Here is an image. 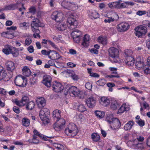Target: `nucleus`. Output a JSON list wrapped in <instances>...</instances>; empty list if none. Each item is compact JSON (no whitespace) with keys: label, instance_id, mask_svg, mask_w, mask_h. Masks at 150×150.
I'll list each match as a JSON object with an SVG mask.
<instances>
[{"label":"nucleus","instance_id":"f257e3e1","mask_svg":"<svg viewBox=\"0 0 150 150\" xmlns=\"http://www.w3.org/2000/svg\"><path fill=\"white\" fill-rule=\"evenodd\" d=\"M67 22L69 23L67 24L69 28L71 30H73L71 33V35L72 36H82L81 32L78 29H75L78 26V23L74 18L69 17L68 18Z\"/></svg>","mask_w":150,"mask_h":150},{"label":"nucleus","instance_id":"f03ea898","mask_svg":"<svg viewBox=\"0 0 150 150\" xmlns=\"http://www.w3.org/2000/svg\"><path fill=\"white\" fill-rule=\"evenodd\" d=\"M78 130L76 126L74 123L70 124L68 127L65 130V134L69 136L74 137L78 132Z\"/></svg>","mask_w":150,"mask_h":150},{"label":"nucleus","instance_id":"7ed1b4c3","mask_svg":"<svg viewBox=\"0 0 150 150\" xmlns=\"http://www.w3.org/2000/svg\"><path fill=\"white\" fill-rule=\"evenodd\" d=\"M50 113L49 110L46 108H43L39 112L40 117L43 123L46 124L48 123L50 121L49 118Z\"/></svg>","mask_w":150,"mask_h":150},{"label":"nucleus","instance_id":"20e7f679","mask_svg":"<svg viewBox=\"0 0 150 150\" xmlns=\"http://www.w3.org/2000/svg\"><path fill=\"white\" fill-rule=\"evenodd\" d=\"M134 34L137 37L142 38L147 33V28L144 26L140 25L134 29Z\"/></svg>","mask_w":150,"mask_h":150},{"label":"nucleus","instance_id":"39448f33","mask_svg":"<svg viewBox=\"0 0 150 150\" xmlns=\"http://www.w3.org/2000/svg\"><path fill=\"white\" fill-rule=\"evenodd\" d=\"M55 121V123L53 127L55 130L59 131L63 128L65 123V121L64 119L60 118Z\"/></svg>","mask_w":150,"mask_h":150},{"label":"nucleus","instance_id":"423d86ee","mask_svg":"<svg viewBox=\"0 0 150 150\" xmlns=\"http://www.w3.org/2000/svg\"><path fill=\"white\" fill-rule=\"evenodd\" d=\"M106 121L110 124L111 128L116 129L119 128L121 126L120 121L117 118H111V120L108 119V118H106Z\"/></svg>","mask_w":150,"mask_h":150},{"label":"nucleus","instance_id":"0eeeda50","mask_svg":"<svg viewBox=\"0 0 150 150\" xmlns=\"http://www.w3.org/2000/svg\"><path fill=\"white\" fill-rule=\"evenodd\" d=\"M14 82L16 86L21 87H24L27 83L25 78L20 75L16 77Z\"/></svg>","mask_w":150,"mask_h":150},{"label":"nucleus","instance_id":"6e6552de","mask_svg":"<svg viewBox=\"0 0 150 150\" xmlns=\"http://www.w3.org/2000/svg\"><path fill=\"white\" fill-rule=\"evenodd\" d=\"M79 90L76 87L72 86L69 87L68 89L66 88L64 89V94L66 95L68 93L71 96H76Z\"/></svg>","mask_w":150,"mask_h":150},{"label":"nucleus","instance_id":"1a4fd4ad","mask_svg":"<svg viewBox=\"0 0 150 150\" xmlns=\"http://www.w3.org/2000/svg\"><path fill=\"white\" fill-rule=\"evenodd\" d=\"M52 19L57 22H61L64 19L63 13L61 12L55 11L54 12L51 16Z\"/></svg>","mask_w":150,"mask_h":150},{"label":"nucleus","instance_id":"9d476101","mask_svg":"<svg viewBox=\"0 0 150 150\" xmlns=\"http://www.w3.org/2000/svg\"><path fill=\"white\" fill-rule=\"evenodd\" d=\"M29 100V98L28 97L24 96L22 98L21 100L20 101L18 100L17 99H15L13 100L12 101L17 105L21 107L24 106L26 104H27L29 102H28Z\"/></svg>","mask_w":150,"mask_h":150},{"label":"nucleus","instance_id":"9b49d317","mask_svg":"<svg viewBox=\"0 0 150 150\" xmlns=\"http://www.w3.org/2000/svg\"><path fill=\"white\" fill-rule=\"evenodd\" d=\"M52 78L51 77L47 75H45L43 77L42 83L47 87H50L51 85Z\"/></svg>","mask_w":150,"mask_h":150},{"label":"nucleus","instance_id":"f8f14e48","mask_svg":"<svg viewBox=\"0 0 150 150\" xmlns=\"http://www.w3.org/2000/svg\"><path fill=\"white\" fill-rule=\"evenodd\" d=\"M129 27V24L126 23L122 22L117 25V30L120 32H124L127 30Z\"/></svg>","mask_w":150,"mask_h":150},{"label":"nucleus","instance_id":"ddd939ff","mask_svg":"<svg viewBox=\"0 0 150 150\" xmlns=\"http://www.w3.org/2000/svg\"><path fill=\"white\" fill-rule=\"evenodd\" d=\"M108 52L110 57L112 58L117 57L118 56L119 52L116 48L112 47L109 49Z\"/></svg>","mask_w":150,"mask_h":150},{"label":"nucleus","instance_id":"4468645a","mask_svg":"<svg viewBox=\"0 0 150 150\" xmlns=\"http://www.w3.org/2000/svg\"><path fill=\"white\" fill-rule=\"evenodd\" d=\"M52 87L53 91L56 92L61 91L63 90L64 88L60 83L56 81H55Z\"/></svg>","mask_w":150,"mask_h":150},{"label":"nucleus","instance_id":"2eb2a0df","mask_svg":"<svg viewBox=\"0 0 150 150\" xmlns=\"http://www.w3.org/2000/svg\"><path fill=\"white\" fill-rule=\"evenodd\" d=\"M16 4H10L8 5L5 6L4 7L0 9V12L4 11L14 10L17 8V4H19L17 2Z\"/></svg>","mask_w":150,"mask_h":150},{"label":"nucleus","instance_id":"dca6fc26","mask_svg":"<svg viewBox=\"0 0 150 150\" xmlns=\"http://www.w3.org/2000/svg\"><path fill=\"white\" fill-rule=\"evenodd\" d=\"M86 103L89 108H93L94 107L96 104L95 98L93 97H90L88 98L86 100Z\"/></svg>","mask_w":150,"mask_h":150},{"label":"nucleus","instance_id":"f3484780","mask_svg":"<svg viewBox=\"0 0 150 150\" xmlns=\"http://www.w3.org/2000/svg\"><path fill=\"white\" fill-rule=\"evenodd\" d=\"M36 103L38 108H42L45 105L46 100L44 98H40L36 100Z\"/></svg>","mask_w":150,"mask_h":150},{"label":"nucleus","instance_id":"a211bd4d","mask_svg":"<svg viewBox=\"0 0 150 150\" xmlns=\"http://www.w3.org/2000/svg\"><path fill=\"white\" fill-rule=\"evenodd\" d=\"M122 2V0H119L115 2L110 3L108 4V6L111 8H117L120 9V4Z\"/></svg>","mask_w":150,"mask_h":150},{"label":"nucleus","instance_id":"6ab92c4d","mask_svg":"<svg viewBox=\"0 0 150 150\" xmlns=\"http://www.w3.org/2000/svg\"><path fill=\"white\" fill-rule=\"evenodd\" d=\"M41 22L37 18H34L33 20L31 22V28L34 27H38L41 26Z\"/></svg>","mask_w":150,"mask_h":150},{"label":"nucleus","instance_id":"aec40b11","mask_svg":"<svg viewBox=\"0 0 150 150\" xmlns=\"http://www.w3.org/2000/svg\"><path fill=\"white\" fill-rule=\"evenodd\" d=\"M3 69V68L0 65V81L3 80L6 81V78L7 75V73Z\"/></svg>","mask_w":150,"mask_h":150},{"label":"nucleus","instance_id":"412c9836","mask_svg":"<svg viewBox=\"0 0 150 150\" xmlns=\"http://www.w3.org/2000/svg\"><path fill=\"white\" fill-rule=\"evenodd\" d=\"M90 39V36L88 35H85L83 38L82 45L85 47L88 46Z\"/></svg>","mask_w":150,"mask_h":150},{"label":"nucleus","instance_id":"4be33fe9","mask_svg":"<svg viewBox=\"0 0 150 150\" xmlns=\"http://www.w3.org/2000/svg\"><path fill=\"white\" fill-rule=\"evenodd\" d=\"M72 5V3L66 0L62 1L61 3V5L63 7L69 10H70Z\"/></svg>","mask_w":150,"mask_h":150},{"label":"nucleus","instance_id":"5701e85b","mask_svg":"<svg viewBox=\"0 0 150 150\" xmlns=\"http://www.w3.org/2000/svg\"><path fill=\"white\" fill-rule=\"evenodd\" d=\"M6 69L9 71L12 72L15 68L14 63L12 61H8L6 64Z\"/></svg>","mask_w":150,"mask_h":150},{"label":"nucleus","instance_id":"b1692460","mask_svg":"<svg viewBox=\"0 0 150 150\" xmlns=\"http://www.w3.org/2000/svg\"><path fill=\"white\" fill-rule=\"evenodd\" d=\"M145 144L144 142H138L136 144L135 142L134 145V148L137 149L142 150L144 148Z\"/></svg>","mask_w":150,"mask_h":150},{"label":"nucleus","instance_id":"393cba45","mask_svg":"<svg viewBox=\"0 0 150 150\" xmlns=\"http://www.w3.org/2000/svg\"><path fill=\"white\" fill-rule=\"evenodd\" d=\"M100 103L105 106H107L110 103V100L107 97H102L100 98Z\"/></svg>","mask_w":150,"mask_h":150},{"label":"nucleus","instance_id":"a878e982","mask_svg":"<svg viewBox=\"0 0 150 150\" xmlns=\"http://www.w3.org/2000/svg\"><path fill=\"white\" fill-rule=\"evenodd\" d=\"M125 63L128 66L133 65L134 63V58L131 56L126 57Z\"/></svg>","mask_w":150,"mask_h":150},{"label":"nucleus","instance_id":"bb28decb","mask_svg":"<svg viewBox=\"0 0 150 150\" xmlns=\"http://www.w3.org/2000/svg\"><path fill=\"white\" fill-rule=\"evenodd\" d=\"M61 112V111L58 110H56L53 112V118L54 121L60 118Z\"/></svg>","mask_w":150,"mask_h":150},{"label":"nucleus","instance_id":"cd10ccee","mask_svg":"<svg viewBox=\"0 0 150 150\" xmlns=\"http://www.w3.org/2000/svg\"><path fill=\"white\" fill-rule=\"evenodd\" d=\"M134 122L133 121H129L125 125L124 127V129L125 130H130L132 128V126L134 125Z\"/></svg>","mask_w":150,"mask_h":150},{"label":"nucleus","instance_id":"c85d7f7f","mask_svg":"<svg viewBox=\"0 0 150 150\" xmlns=\"http://www.w3.org/2000/svg\"><path fill=\"white\" fill-rule=\"evenodd\" d=\"M23 74L26 76H29L31 74L30 69L27 67H25L22 69Z\"/></svg>","mask_w":150,"mask_h":150},{"label":"nucleus","instance_id":"c756f323","mask_svg":"<svg viewBox=\"0 0 150 150\" xmlns=\"http://www.w3.org/2000/svg\"><path fill=\"white\" fill-rule=\"evenodd\" d=\"M119 107V105L116 100H113L112 101L110 108L112 110H116Z\"/></svg>","mask_w":150,"mask_h":150},{"label":"nucleus","instance_id":"7c9ffc66","mask_svg":"<svg viewBox=\"0 0 150 150\" xmlns=\"http://www.w3.org/2000/svg\"><path fill=\"white\" fill-rule=\"evenodd\" d=\"M144 65L143 62L140 61H139V59H137L135 63V66L138 69L140 70L143 67Z\"/></svg>","mask_w":150,"mask_h":150},{"label":"nucleus","instance_id":"2f4dec72","mask_svg":"<svg viewBox=\"0 0 150 150\" xmlns=\"http://www.w3.org/2000/svg\"><path fill=\"white\" fill-rule=\"evenodd\" d=\"M11 53L12 54L13 56L15 57H17L19 55V51L16 48L12 47L11 49Z\"/></svg>","mask_w":150,"mask_h":150},{"label":"nucleus","instance_id":"473e14b6","mask_svg":"<svg viewBox=\"0 0 150 150\" xmlns=\"http://www.w3.org/2000/svg\"><path fill=\"white\" fill-rule=\"evenodd\" d=\"M35 104L33 101L29 102L26 105V108L27 109L30 110H32L34 108Z\"/></svg>","mask_w":150,"mask_h":150},{"label":"nucleus","instance_id":"72a5a7b5","mask_svg":"<svg viewBox=\"0 0 150 150\" xmlns=\"http://www.w3.org/2000/svg\"><path fill=\"white\" fill-rule=\"evenodd\" d=\"M98 41L100 43L105 45L107 43V40L105 37L102 36L99 37L98 39Z\"/></svg>","mask_w":150,"mask_h":150},{"label":"nucleus","instance_id":"f704fd0d","mask_svg":"<svg viewBox=\"0 0 150 150\" xmlns=\"http://www.w3.org/2000/svg\"><path fill=\"white\" fill-rule=\"evenodd\" d=\"M50 54L51 55H49L48 57L51 59L53 58H54L55 56H57V54L59 55L58 53L54 50H50Z\"/></svg>","mask_w":150,"mask_h":150},{"label":"nucleus","instance_id":"c9c22d12","mask_svg":"<svg viewBox=\"0 0 150 150\" xmlns=\"http://www.w3.org/2000/svg\"><path fill=\"white\" fill-rule=\"evenodd\" d=\"M96 116L99 118H102L105 116V113L103 112L96 111L95 112Z\"/></svg>","mask_w":150,"mask_h":150},{"label":"nucleus","instance_id":"e433bc0d","mask_svg":"<svg viewBox=\"0 0 150 150\" xmlns=\"http://www.w3.org/2000/svg\"><path fill=\"white\" fill-rule=\"evenodd\" d=\"M106 81L104 79H100L96 82V84L100 86H103L106 84Z\"/></svg>","mask_w":150,"mask_h":150},{"label":"nucleus","instance_id":"4c0bfd02","mask_svg":"<svg viewBox=\"0 0 150 150\" xmlns=\"http://www.w3.org/2000/svg\"><path fill=\"white\" fill-rule=\"evenodd\" d=\"M91 137L93 141L96 142L98 141L100 139V136L99 135L96 133H93L91 135Z\"/></svg>","mask_w":150,"mask_h":150},{"label":"nucleus","instance_id":"58836bf2","mask_svg":"<svg viewBox=\"0 0 150 150\" xmlns=\"http://www.w3.org/2000/svg\"><path fill=\"white\" fill-rule=\"evenodd\" d=\"M144 70V73L146 74H150V66L146 65L143 68Z\"/></svg>","mask_w":150,"mask_h":150},{"label":"nucleus","instance_id":"ea45409f","mask_svg":"<svg viewBox=\"0 0 150 150\" xmlns=\"http://www.w3.org/2000/svg\"><path fill=\"white\" fill-rule=\"evenodd\" d=\"M89 16L92 19H96L99 17L98 13L95 11L91 12L89 14Z\"/></svg>","mask_w":150,"mask_h":150},{"label":"nucleus","instance_id":"a19ab883","mask_svg":"<svg viewBox=\"0 0 150 150\" xmlns=\"http://www.w3.org/2000/svg\"><path fill=\"white\" fill-rule=\"evenodd\" d=\"M87 70L88 73L91 76L94 77H99V75L97 73L92 72L91 69L88 68L87 69Z\"/></svg>","mask_w":150,"mask_h":150},{"label":"nucleus","instance_id":"79ce46f5","mask_svg":"<svg viewBox=\"0 0 150 150\" xmlns=\"http://www.w3.org/2000/svg\"><path fill=\"white\" fill-rule=\"evenodd\" d=\"M31 28L32 30L34 33V34H33L34 37L35 38H36L37 36L36 34H40V30L38 29H36L34 27Z\"/></svg>","mask_w":150,"mask_h":150},{"label":"nucleus","instance_id":"37998d69","mask_svg":"<svg viewBox=\"0 0 150 150\" xmlns=\"http://www.w3.org/2000/svg\"><path fill=\"white\" fill-rule=\"evenodd\" d=\"M23 125L25 126L28 127L30 124L29 120L27 119L24 118L22 121Z\"/></svg>","mask_w":150,"mask_h":150},{"label":"nucleus","instance_id":"c03bdc74","mask_svg":"<svg viewBox=\"0 0 150 150\" xmlns=\"http://www.w3.org/2000/svg\"><path fill=\"white\" fill-rule=\"evenodd\" d=\"M11 47H12L11 46L8 47L2 50L3 52L7 55L11 54Z\"/></svg>","mask_w":150,"mask_h":150},{"label":"nucleus","instance_id":"a18cd8bd","mask_svg":"<svg viewBox=\"0 0 150 150\" xmlns=\"http://www.w3.org/2000/svg\"><path fill=\"white\" fill-rule=\"evenodd\" d=\"M77 95L76 96L80 98H84L86 95L85 93L84 92L82 91H79L78 92Z\"/></svg>","mask_w":150,"mask_h":150},{"label":"nucleus","instance_id":"49530a36","mask_svg":"<svg viewBox=\"0 0 150 150\" xmlns=\"http://www.w3.org/2000/svg\"><path fill=\"white\" fill-rule=\"evenodd\" d=\"M79 110L81 112H83L86 110L85 106L82 104L78 106Z\"/></svg>","mask_w":150,"mask_h":150},{"label":"nucleus","instance_id":"de8ad7c7","mask_svg":"<svg viewBox=\"0 0 150 150\" xmlns=\"http://www.w3.org/2000/svg\"><path fill=\"white\" fill-rule=\"evenodd\" d=\"M110 17L113 21L117 20L119 18L118 15L116 13H113Z\"/></svg>","mask_w":150,"mask_h":150},{"label":"nucleus","instance_id":"09e8293b","mask_svg":"<svg viewBox=\"0 0 150 150\" xmlns=\"http://www.w3.org/2000/svg\"><path fill=\"white\" fill-rule=\"evenodd\" d=\"M144 140V138L142 136H139V137H137L136 139H134L133 140L134 143H135L137 141L138 142H143Z\"/></svg>","mask_w":150,"mask_h":150},{"label":"nucleus","instance_id":"8fccbe9b","mask_svg":"<svg viewBox=\"0 0 150 150\" xmlns=\"http://www.w3.org/2000/svg\"><path fill=\"white\" fill-rule=\"evenodd\" d=\"M33 133L34 135L38 136L41 138H43L45 140H46V139L43 137V135L40 134L39 132L36 130H34L33 131Z\"/></svg>","mask_w":150,"mask_h":150},{"label":"nucleus","instance_id":"3c124183","mask_svg":"<svg viewBox=\"0 0 150 150\" xmlns=\"http://www.w3.org/2000/svg\"><path fill=\"white\" fill-rule=\"evenodd\" d=\"M125 105H122L118 110V112L119 113H122L124 112L127 111Z\"/></svg>","mask_w":150,"mask_h":150},{"label":"nucleus","instance_id":"603ef678","mask_svg":"<svg viewBox=\"0 0 150 150\" xmlns=\"http://www.w3.org/2000/svg\"><path fill=\"white\" fill-rule=\"evenodd\" d=\"M29 10V11L28 12V13H31L33 14H35L36 11V9L34 6H31Z\"/></svg>","mask_w":150,"mask_h":150},{"label":"nucleus","instance_id":"864d4df0","mask_svg":"<svg viewBox=\"0 0 150 150\" xmlns=\"http://www.w3.org/2000/svg\"><path fill=\"white\" fill-rule=\"evenodd\" d=\"M66 28V25L61 24H60L59 26L58 27V29L59 30H63L65 29Z\"/></svg>","mask_w":150,"mask_h":150},{"label":"nucleus","instance_id":"5fc2aeb1","mask_svg":"<svg viewBox=\"0 0 150 150\" xmlns=\"http://www.w3.org/2000/svg\"><path fill=\"white\" fill-rule=\"evenodd\" d=\"M73 40L76 43H78L81 39V36H72Z\"/></svg>","mask_w":150,"mask_h":150},{"label":"nucleus","instance_id":"6e6d98bb","mask_svg":"<svg viewBox=\"0 0 150 150\" xmlns=\"http://www.w3.org/2000/svg\"><path fill=\"white\" fill-rule=\"evenodd\" d=\"M146 11H138L137 12L136 14L139 16H141L146 14Z\"/></svg>","mask_w":150,"mask_h":150},{"label":"nucleus","instance_id":"4d7b16f0","mask_svg":"<svg viewBox=\"0 0 150 150\" xmlns=\"http://www.w3.org/2000/svg\"><path fill=\"white\" fill-rule=\"evenodd\" d=\"M8 33H7V32H3L1 33V35L4 37H6L7 38H13V36L12 35H11V37H9V36H8Z\"/></svg>","mask_w":150,"mask_h":150},{"label":"nucleus","instance_id":"13d9d810","mask_svg":"<svg viewBox=\"0 0 150 150\" xmlns=\"http://www.w3.org/2000/svg\"><path fill=\"white\" fill-rule=\"evenodd\" d=\"M37 81L36 79L34 77H32L30 79V82L31 84L34 85L36 83Z\"/></svg>","mask_w":150,"mask_h":150},{"label":"nucleus","instance_id":"bf43d9fd","mask_svg":"<svg viewBox=\"0 0 150 150\" xmlns=\"http://www.w3.org/2000/svg\"><path fill=\"white\" fill-rule=\"evenodd\" d=\"M136 122L140 127H142L144 125V120H136Z\"/></svg>","mask_w":150,"mask_h":150},{"label":"nucleus","instance_id":"052dcab7","mask_svg":"<svg viewBox=\"0 0 150 150\" xmlns=\"http://www.w3.org/2000/svg\"><path fill=\"white\" fill-rule=\"evenodd\" d=\"M125 54L126 55V57L128 56H131L132 52L130 50H128L125 52Z\"/></svg>","mask_w":150,"mask_h":150},{"label":"nucleus","instance_id":"680f3d73","mask_svg":"<svg viewBox=\"0 0 150 150\" xmlns=\"http://www.w3.org/2000/svg\"><path fill=\"white\" fill-rule=\"evenodd\" d=\"M41 53L42 54L44 55H50V52L49 51H47L46 50H43L41 51Z\"/></svg>","mask_w":150,"mask_h":150},{"label":"nucleus","instance_id":"e2e57ef3","mask_svg":"<svg viewBox=\"0 0 150 150\" xmlns=\"http://www.w3.org/2000/svg\"><path fill=\"white\" fill-rule=\"evenodd\" d=\"M32 42L31 39L28 38L26 39L25 41V45H29Z\"/></svg>","mask_w":150,"mask_h":150},{"label":"nucleus","instance_id":"0e129e2a","mask_svg":"<svg viewBox=\"0 0 150 150\" xmlns=\"http://www.w3.org/2000/svg\"><path fill=\"white\" fill-rule=\"evenodd\" d=\"M126 2H125L122 3H120V9L127 8V4Z\"/></svg>","mask_w":150,"mask_h":150},{"label":"nucleus","instance_id":"69168bd1","mask_svg":"<svg viewBox=\"0 0 150 150\" xmlns=\"http://www.w3.org/2000/svg\"><path fill=\"white\" fill-rule=\"evenodd\" d=\"M85 86L86 88L88 89L89 90L91 89L92 87V85L89 82L87 83Z\"/></svg>","mask_w":150,"mask_h":150},{"label":"nucleus","instance_id":"338daca9","mask_svg":"<svg viewBox=\"0 0 150 150\" xmlns=\"http://www.w3.org/2000/svg\"><path fill=\"white\" fill-rule=\"evenodd\" d=\"M70 76L74 80H77L79 79L78 76L75 74H72Z\"/></svg>","mask_w":150,"mask_h":150},{"label":"nucleus","instance_id":"774afa93","mask_svg":"<svg viewBox=\"0 0 150 150\" xmlns=\"http://www.w3.org/2000/svg\"><path fill=\"white\" fill-rule=\"evenodd\" d=\"M13 111L16 113H19L20 112L19 108L16 106H14L13 108Z\"/></svg>","mask_w":150,"mask_h":150}]
</instances>
